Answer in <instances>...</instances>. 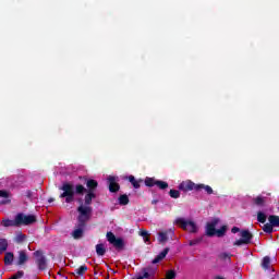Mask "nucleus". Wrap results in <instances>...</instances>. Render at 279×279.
I'll list each match as a JSON object with an SVG mask.
<instances>
[{
  "mask_svg": "<svg viewBox=\"0 0 279 279\" xmlns=\"http://www.w3.org/2000/svg\"><path fill=\"white\" fill-rule=\"evenodd\" d=\"M12 201L10 198H4L0 202V204L5 205V204H10Z\"/></svg>",
  "mask_w": 279,
  "mask_h": 279,
  "instance_id": "obj_38",
  "label": "nucleus"
},
{
  "mask_svg": "<svg viewBox=\"0 0 279 279\" xmlns=\"http://www.w3.org/2000/svg\"><path fill=\"white\" fill-rule=\"evenodd\" d=\"M156 186H158V189H160L161 191H165L169 189V183H167V181L157 180Z\"/></svg>",
  "mask_w": 279,
  "mask_h": 279,
  "instance_id": "obj_29",
  "label": "nucleus"
},
{
  "mask_svg": "<svg viewBox=\"0 0 279 279\" xmlns=\"http://www.w3.org/2000/svg\"><path fill=\"white\" fill-rule=\"evenodd\" d=\"M218 258L225 263H230L232 260V254L223 252L218 255Z\"/></svg>",
  "mask_w": 279,
  "mask_h": 279,
  "instance_id": "obj_21",
  "label": "nucleus"
},
{
  "mask_svg": "<svg viewBox=\"0 0 279 279\" xmlns=\"http://www.w3.org/2000/svg\"><path fill=\"white\" fill-rule=\"evenodd\" d=\"M140 236L143 238L145 243H149V232H147V230H141Z\"/></svg>",
  "mask_w": 279,
  "mask_h": 279,
  "instance_id": "obj_31",
  "label": "nucleus"
},
{
  "mask_svg": "<svg viewBox=\"0 0 279 279\" xmlns=\"http://www.w3.org/2000/svg\"><path fill=\"white\" fill-rule=\"evenodd\" d=\"M88 271V266L87 265H82L81 267L76 268L75 274L77 276H84Z\"/></svg>",
  "mask_w": 279,
  "mask_h": 279,
  "instance_id": "obj_27",
  "label": "nucleus"
},
{
  "mask_svg": "<svg viewBox=\"0 0 279 279\" xmlns=\"http://www.w3.org/2000/svg\"><path fill=\"white\" fill-rule=\"evenodd\" d=\"M158 234H159V238H158L159 243H167V241H169V238L167 236V234H169L168 231L159 232Z\"/></svg>",
  "mask_w": 279,
  "mask_h": 279,
  "instance_id": "obj_25",
  "label": "nucleus"
},
{
  "mask_svg": "<svg viewBox=\"0 0 279 279\" xmlns=\"http://www.w3.org/2000/svg\"><path fill=\"white\" fill-rule=\"evenodd\" d=\"M219 223V218H214L210 222H207L205 234L207 236H226V232L228 230L227 226H222L220 229L217 230V225Z\"/></svg>",
  "mask_w": 279,
  "mask_h": 279,
  "instance_id": "obj_4",
  "label": "nucleus"
},
{
  "mask_svg": "<svg viewBox=\"0 0 279 279\" xmlns=\"http://www.w3.org/2000/svg\"><path fill=\"white\" fill-rule=\"evenodd\" d=\"M262 269H264V271H271V258L269 256L263 258Z\"/></svg>",
  "mask_w": 279,
  "mask_h": 279,
  "instance_id": "obj_14",
  "label": "nucleus"
},
{
  "mask_svg": "<svg viewBox=\"0 0 279 279\" xmlns=\"http://www.w3.org/2000/svg\"><path fill=\"white\" fill-rule=\"evenodd\" d=\"M34 256L36 258V265L40 271H45L47 269V257H45L43 251H35Z\"/></svg>",
  "mask_w": 279,
  "mask_h": 279,
  "instance_id": "obj_10",
  "label": "nucleus"
},
{
  "mask_svg": "<svg viewBox=\"0 0 279 279\" xmlns=\"http://www.w3.org/2000/svg\"><path fill=\"white\" fill-rule=\"evenodd\" d=\"M16 223L21 228V226H32L36 223L37 219L34 215H25L23 213L17 214L16 216Z\"/></svg>",
  "mask_w": 279,
  "mask_h": 279,
  "instance_id": "obj_6",
  "label": "nucleus"
},
{
  "mask_svg": "<svg viewBox=\"0 0 279 279\" xmlns=\"http://www.w3.org/2000/svg\"><path fill=\"white\" fill-rule=\"evenodd\" d=\"M175 223L177 226H180L182 230H186V232H190L191 234H196L198 230L197 225L194 221L184 220V218H177Z\"/></svg>",
  "mask_w": 279,
  "mask_h": 279,
  "instance_id": "obj_5",
  "label": "nucleus"
},
{
  "mask_svg": "<svg viewBox=\"0 0 279 279\" xmlns=\"http://www.w3.org/2000/svg\"><path fill=\"white\" fill-rule=\"evenodd\" d=\"M107 241L116 247V250H123L125 247V242L123 239L117 238L112 231L107 232Z\"/></svg>",
  "mask_w": 279,
  "mask_h": 279,
  "instance_id": "obj_9",
  "label": "nucleus"
},
{
  "mask_svg": "<svg viewBox=\"0 0 279 279\" xmlns=\"http://www.w3.org/2000/svg\"><path fill=\"white\" fill-rule=\"evenodd\" d=\"M108 184L110 193H119L121 185L117 182V177H108Z\"/></svg>",
  "mask_w": 279,
  "mask_h": 279,
  "instance_id": "obj_11",
  "label": "nucleus"
},
{
  "mask_svg": "<svg viewBox=\"0 0 279 279\" xmlns=\"http://www.w3.org/2000/svg\"><path fill=\"white\" fill-rule=\"evenodd\" d=\"M240 236L242 239L236 240L233 245L241 246V245H250L252 243V239H254V234L250 232V230H242L240 232Z\"/></svg>",
  "mask_w": 279,
  "mask_h": 279,
  "instance_id": "obj_8",
  "label": "nucleus"
},
{
  "mask_svg": "<svg viewBox=\"0 0 279 279\" xmlns=\"http://www.w3.org/2000/svg\"><path fill=\"white\" fill-rule=\"evenodd\" d=\"M231 232H232L233 234H236V232H241V229H240L239 227H233V228L231 229Z\"/></svg>",
  "mask_w": 279,
  "mask_h": 279,
  "instance_id": "obj_37",
  "label": "nucleus"
},
{
  "mask_svg": "<svg viewBox=\"0 0 279 279\" xmlns=\"http://www.w3.org/2000/svg\"><path fill=\"white\" fill-rule=\"evenodd\" d=\"M253 203L255 204V206H265V197L257 196L253 198Z\"/></svg>",
  "mask_w": 279,
  "mask_h": 279,
  "instance_id": "obj_30",
  "label": "nucleus"
},
{
  "mask_svg": "<svg viewBox=\"0 0 279 279\" xmlns=\"http://www.w3.org/2000/svg\"><path fill=\"white\" fill-rule=\"evenodd\" d=\"M81 180H84L86 187L82 184L73 185L72 183L64 182L60 190L63 191V193L60 194L61 199H65L66 204H72V202L75 201V195H84V204L85 206H90L93 204V201L97 197V194L95 192L97 191V186H99V182L95 179H88L86 177H81Z\"/></svg>",
  "mask_w": 279,
  "mask_h": 279,
  "instance_id": "obj_1",
  "label": "nucleus"
},
{
  "mask_svg": "<svg viewBox=\"0 0 279 279\" xmlns=\"http://www.w3.org/2000/svg\"><path fill=\"white\" fill-rule=\"evenodd\" d=\"M169 195H170V197H172V199H178V198H180V191L170 190Z\"/></svg>",
  "mask_w": 279,
  "mask_h": 279,
  "instance_id": "obj_33",
  "label": "nucleus"
},
{
  "mask_svg": "<svg viewBox=\"0 0 279 279\" xmlns=\"http://www.w3.org/2000/svg\"><path fill=\"white\" fill-rule=\"evenodd\" d=\"M2 226H4V228H20L19 223H16V216L14 220H10V219L3 220Z\"/></svg>",
  "mask_w": 279,
  "mask_h": 279,
  "instance_id": "obj_17",
  "label": "nucleus"
},
{
  "mask_svg": "<svg viewBox=\"0 0 279 279\" xmlns=\"http://www.w3.org/2000/svg\"><path fill=\"white\" fill-rule=\"evenodd\" d=\"M84 228L85 227H77V229L72 232V236L73 239H75V241H78V239H82V236H84Z\"/></svg>",
  "mask_w": 279,
  "mask_h": 279,
  "instance_id": "obj_15",
  "label": "nucleus"
},
{
  "mask_svg": "<svg viewBox=\"0 0 279 279\" xmlns=\"http://www.w3.org/2000/svg\"><path fill=\"white\" fill-rule=\"evenodd\" d=\"M151 204H153V205L158 204V199H153V201H151Z\"/></svg>",
  "mask_w": 279,
  "mask_h": 279,
  "instance_id": "obj_40",
  "label": "nucleus"
},
{
  "mask_svg": "<svg viewBox=\"0 0 279 279\" xmlns=\"http://www.w3.org/2000/svg\"><path fill=\"white\" fill-rule=\"evenodd\" d=\"M118 204L120 206H128L130 204V197L126 194H122L118 198Z\"/></svg>",
  "mask_w": 279,
  "mask_h": 279,
  "instance_id": "obj_19",
  "label": "nucleus"
},
{
  "mask_svg": "<svg viewBox=\"0 0 279 279\" xmlns=\"http://www.w3.org/2000/svg\"><path fill=\"white\" fill-rule=\"evenodd\" d=\"M32 195H34V193L28 190V191L26 192V197H27L28 199H32Z\"/></svg>",
  "mask_w": 279,
  "mask_h": 279,
  "instance_id": "obj_39",
  "label": "nucleus"
},
{
  "mask_svg": "<svg viewBox=\"0 0 279 279\" xmlns=\"http://www.w3.org/2000/svg\"><path fill=\"white\" fill-rule=\"evenodd\" d=\"M156 276V270L151 267H146L142 269V274L136 279H151Z\"/></svg>",
  "mask_w": 279,
  "mask_h": 279,
  "instance_id": "obj_12",
  "label": "nucleus"
},
{
  "mask_svg": "<svg viewBox=\"0 0 279 279\" xmlns=\"http://www.w3.org/2000/svg\"><path fill=\"white\" fill-rule=\"evenodd\" d=\"M169 254V247H166L161 253H159L154 259H153V265H156L157 263H160V260H163V258L167 257Z\"/></svg>",
  "mask_w": 279,
  "mask_h": 279,
  "instance_id": "obj_13",
  "label": "nucleus"
},
{
  "mask_svg": "<svg viewBox=\"0 0 279 279\" xmlns=\"http://www.w3.org/2000/svg\"><path fill=\"white\" fill-rule=\"evenodd\" d=\"M25 276V271L23 270H19L17 272H15L13 276H11L9 279H21Z\"/></svg>",
  "mask_w": 279,
  "mask_h": 279,
  "instance_id": "obj_34",
  "label": "nucleus"
},
{
  "mask_svg": "<svg viewBox=\"0 0 279 279\" xmlns=\"http://www.w3.org/2000/svg\"><path fill=\"white\" fill-rule=\"evenodd\" d=\"M53 201H54L53 198L48 199L49 204H51Z\"/></svg>",
  "mask_w": 279,
  "mask_h": 279,
  "instance_id": "obj_41",
  "label": "nucleus"
},
{
  "mask_svg": "<svg viewBox=\"0 0 279 279\" xmlns=\"http://www.w3.org/2000/svg\"><path fill=\"white\" fill-rule=\"evenodd\" d=\"M268 221V223L263 226V231L266 232V234H271L274 233V228H279V216L270 215Z\"/></svg>",
  "mask_w": 279,
  "mask_h": 279,
  "instance_id": "obj_7",
  "label": "nucleus"
},
{
  "mask_svg": "<svg viewBox=\"0 0 279 279\" xmlns=\"http://www.w3.org/2000/svg\"><path fill=\"white\" fill-rule=\"evenodd\" d=\"M14 263V253L8 252L4 255V265L10 266Z\"/></svg>",
  "mask_w": 279,
  "mask_h": 279,
  "instance_id": "obj_20",
  "label": "nucleus"
},
{
  "mask_svg": "<svg viewBox=\"0 0 279 279\" xmlns=\"http://www.w3.org/2000/svg\"><path fill=\"white\" fill-rule=\"evenodd\" d=\"M96 254L97 256H106V246L104 244L96 245Z\"/></svg>",
  "mask_w": 279,
  "mask_h": 279,
  "instance_id": "obj_23",
  "label": "nucleus"
},
{
  "mask_svg": "<svg viewBox=\"0 0 279 279\" xmlns=\"http://www.w3.org/2000/svg\"><path fill=\"white\" fill-rule=\"evenodd\" d=\"M179 191H183L184 193H189V191H205L207 195H213L214 193L210 185L204 183L195 184V182L191 180L181 182L179 184Z\"/></svg>",
  "mask_w": 279,
  "mask_h": 279,
  "instance_id": "obj_3",
  "label": "nucleus"
},
{
  "mask_svg": "<svg viewBox=\"0 0 279 279\" xmlns=\"http://www.w3.org/2000/svg\"><path fill=\"white\" fill-rule=\"evenodd\" d=\"M77 203L80 204L77 207V228H86V223H88L93 214V207L90 205H84L83 198H77Z\"/></svg>",
  "mask_w": 279,
  "mask_h": 279,
  "instance_id": "obj_2",
  "label": "nucleus"
},
{
  "mask_svg": "<svg viewBox=\"0 0 279 279\" xmlns=\"http://www.w3.org/2000/svg\"><path fill=\"white\" fill-rule=\"evenodd\" d=\"M129 182L133 187L141 189V182H143V179L136 180L134 175H129Z\"/></svg>",
  "mask_w": 279,
  "mask_h": 279,
  "instance_id": "obj_18",
  "label": "nucleus"
},
{
  "mask_svg": "<svg viewBox=\"0 0 279 279\" xmlns=\"http://www.w3.org/2000/svg\"><path fill=\"white\" fill-rule=\"evenodd\" d=\"M0 197H3L4 199L10 198V192L5 190H0Z\"/></svg>",
  "mask_w": 279,
  "mask_h": 279,
  "instance_id": "obj_36",
  "label": "nucleus"
},
{
  "mask_svg": "<svg viewBox=\"0 0 279 279\" xmlns=\"http://www.w3.org/2000/svg\"><path fill=\"white\" fill-rule=\"evenodd\" d=\"M26 239H27V235H25V234H23V233L20 232V233H17L16 236L14 238V241H15V243L21 244V243H24Z\"/></svg>",
  "mask_w": 279,
  "mask_h": 279,
  "instance_id": "obj_28",
  "label": "nucleus"
},
{
  "mask_svg": "<svg viewBox=\"0 0 279 279\" xmlns=\"http://www.w3.org/2000/svg\"><path fill=\"white\" fill-rule=\"evenodd\" d=\"M157 182H158V180H156L155 178H149V177H146L144 180L145 186H148L149 189H151V186H156Z\"/></svg>",
  "mask_w": 279,
  "mask_h": 279,
  "instance_id": "obj_22",
  "label": "nucleus"
},
{
  "mask_svg": "<svg viewBox=\"0 0 279 279\" xmlns=\"http://www.w3.org/2000/svg\"><path fill=\"white\" fill-rule=\"evenodd\" d=\"M8 251V240L7 239H0V254H3V252Z\"/></svg>",
  "mask_w": 279,
  "mask_h": 279,
  "instance_id": "obj_26",
  "label": "nucleus"
},
{
  "mask_svg": "<svg viewBox=\"0 0 279 279\" xmlns=\"http://www.w3.org/2000/svg\"><path fill=\"white\" fill-rule=\"evenodd\" d=\"M257 221L258 223H267V214L257 211Z\"/></svg>",
  "mask_w": 279,
  "mask_h": 279,
  "instance_id": "obj_24",
  "label": "nucleus"
},
{
  "mask_svg": "<svg viewBox=\"0 0 279 279\" xmlns=\"http://www.w3.org/2000/svg\"><path fill=\"white\" fill-rule=\"evenodd\" d=\"M169 232H170V234H173V231L171 229L169 230Z\"/></svg>",
  "mask_w": 279,
  "mask_h": 279,
  "instance_id": "obj_42",
  "label": "nucleus"
},
{
  "mask_svg": "<svg viewBox=\"0 0 279 279\" xmlns=\"http://www.w3.org/2000/svg\"><path fill=\"white\" fill-rule=\"evenodd\" d=\"M27 253L25 251H20L19 252V259H17V265H25L28 260Z\"/></svg>",
  "mask_w": 279,
  "mask_h": 279,
  "instance_id": "obj_16",
  "label": "nucleus"
},
{
  "mask_svg": "<svg viewBox=\"0 0 279 279\" xmlns=\"http://www.w3.org/2000/svg\"><path fill=\"white\" fill-rule=\"evenodd\" d=\"M175 276H177V274H175V270H168L167 272H166V279H174L175 278Z\"/></svg>",
  "mask_w": 279,
  "mask_h": 279,
  "instance_id": "obj_35",
  "label": "nucleus"
},
{
  "mask_svg": "<svg viewBox=\"0 0 279 279\" xmlns=\"http://www.w3.org/2000/svg\"><path fill=\"white\" fill-rule=\"evenodd\" d=\"M202 241H204V238H196V239H194V240H191V241L189 242V245H190L191 247H193V246H195V245H199V243H202Z\"/></svg>",
  "mask_w": 279,
  "mask_h": 279,
  "instance_id": "obj_32",
  "label": "nucleus"
}]
</instances>
